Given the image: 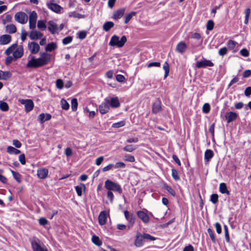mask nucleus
I'll return each mask as SVG.
<instances>
[{
  "label": "nucleus",
  "mask_w": 251,
  "mask_h": 251,
  "mask_svg": "<svg viewBox=\"0 0 251 251\" xmlns=\"http://www.w3.org/2000/svg\"><path fill=\"white\" fill-rule=\"evenodd\" d=\"M12 53H13V58L16 60L23 56V49L22 47H18L17 44H14L8 48L5 51V53L7 55H10Z\"/></svg>",
  "instance_id": "nucleus-1"
},
{
  "label": "nucleus",
  "mask_w": 251,
  "mask_h": 251,
  "mask_svg": "<svg viewBox=\"0 0 251 251\" xmlns=\"http://www.w3.org/2000/svg\"><path fill=\"white\" fill-rule=\"evenodd\" d=\"M41 57L38 58L32 57V67H39L48 63L50 59V55L45 52L41 53Z\"/></svg>",
  "instance_id": "nucleus-2"
},
{
  "label": "nucleus",
  "mask_w": 251,
  "mask_h": 251,
  "mask_svg": "<svg viewBox=\"0 0 251 251\" xmlns=\"http://www.w3.org/2000/svg\"><path fill=\"white\" fill-rule=\"evenodd\" d=\"M127 40L126 36H123L121 39L117 35H113L111 38L109 45L111 46H116L119 48L123 47Z\"/></svg>",
  "instance_id": "nucleus-3"
},
{
  "label": "nucleus",
  "mask_w": 251,
  "mask_h": 251,
  "mask_svg": "<svg viewBox=\"0 0 251 251\" xmlns=\"http://www.w3.org/2000/svg\"><path fill=\"white\" fill-rule=\"evenodd\" d=\"M104 187L109 191H116L119 194H122L123 192L122 189L119 184L110 180L105 181Z\"/></svg>",
  "instance_id": "nucleus-4"
},
{
  "label": "nucleus",
  "mask_w": 251,
  "mask_h": 251,
  "mask_svg": "<svg viewBox=\"0 0 251 251\" xmlns=\"http://www.w3.org/2000/svg\"><path fill=\"white\" fill-rule=\"evenodd\" d=\"M47 5L49 9L57 14H61L63 12V8L58 4L54 3L53 0H50Z\"/></svg>",
  "instance_id": "nucleus-5"
},
{
  "label": "nucleus",
  "mask_w": 251,
  "mask_h": 251,
  "mask_svg": "<svg viewBox=\"0 0 251 251\" xmlns=\"http://www.w3.org/2000/svg\"><path fill=\"white\" fill-rule=\"evenodd\" d=\"M124 215L126 220L128 221V228H130L135 223V216L133 214H131L126 210L124 212Z\"/></svg>",
  "instance_id": "nucleus-6"
},
{
  "label": "nucleus",
  "mask_w": 251,
  "mask_h": 251,
  "mask_svg": "<svg viewBox=\"0 0 251 251\" xmlns=\"http://www.w3.org/2000/svg\"><path fill=\"white\" fill-rule=\"evenodd\" d=\"M32 248L34 251H48L38 239H32Z\"/></svg>",
  "instance_id": "nucleus-7"
},
{
  "label": "nucleus",
  "mask_w": 251,
  "mask_h": 251,
  "mask_svg": "<svg viewBox=\"0 0 251 251\" xmlns=\"http://www.w3.org/2000/svg\"><path fill=\"white\" fill-rule=\"evenodd\" d=\"M27 16L24 12H20L16 13L15 15V20L22 24L25 23L27 21Z\"/></svg>",
  "instance_id": "nucleus-8"
},
{
  "label": "nucleus",
  "mask_w": 251,
  "mask_h": 251,
  "mask_svg": "<svg viewBox=\"0 0 251 251\" xmlns=\"http://www.w3.org/2000/svg\"><path fill=\"white\" fill-rule=\"evenodd\" d=\"M146 211L143 210L138 211L137 212V215L144 223L148 224L150 222V218L147 213L148 211L147 210H146Z\"/></svg>",
  "instance_id": "nucleus-9"
},
{
  "label": "nucleus",
  "mask_w": 251,
  "mask_h": 251,
  "mask_svg": "<svg viewBox=\"0 0 251 251\" xmlns=\"http://www.w3.org/2000/svg\"><path fill=\"white\" fill-rule=\"evenodd\" d=\"M99 111L101 114H104L108 112L109 109V105L108 104V100L105 99L104 101L99 105Z\"/></svg>",
  "instance_id": "nucleus-10"
},
{
  "label": "nucleus",
  "mask_w": 251,
  "mask_h": 251,
  "mask_svg": "<svg viewBox=\"0 0 251 251\" xmlns=\"http://www.w3.org/2000/svg\"><path fill=\"white\" fill-rule=\"evenodd\" d=\"M198 68H206V67H213L214 64L209 60L204 59L203 61H198L196 63Z\"/></svg>",
  "instance_id": "nucleus-11"
},
{
  "label": "nucleus",
  "mask_w": 251,
  "mask_h": 251,
  "mask_svg": "<svg viewBox=\"0 0 251 251\" xmlns=\"http://www.w3.org/2000/svg\"><path fill=\"white\" fill-rule=\"evenodd\" d=\"M18 101L25 105V111H31V100L19 99Z\"/></svg>",
  "instance_id": "nucleus-12"
},
{
  "label": "nucleus",
  "mask_w": 251,
  "mask_h": 251,
  "mask_svg": "<svg viewBox=\"0 0 251 251\" xmlns=\"http://www.w3.org/2000/svg\"><path fill=\"white\" fill-rule=\"evenodd\" d=\"M105 99H107L108 100V104L109 105V107L111 106L112 108H117L119 107L120 103L117 97H107Z\"/></svg>",
  "instance_id": "nucleus-13"
},
{
  "label": "nucleus",
  "mask_w": 251,
  "mask_h": 251,
  "mask_svg": "<svg viewBox=\"0 0 251 251\" xmlns=\"http://www.w3.org/2000/svg\"><path fill=\"white\" fill-rule=\"evenodd\" d=\"M48 28L51 33L53 34L58 32V31L57 25L52 21L49 22Z\"/></svg>",
  "instance_id": "nucleus-14"
},
{
  "label": "nucleus",
  "mask_w": 251,
  "mask_h": 251,
  "mask_svg": "<svg viewBox=\"0 0 251 251\" xmlns=\"http://www.w3.org/2000/svg\"><path fill=\"white\" fill-rule=\"evenodd\" d=\"M11 36L8 34H4L0 36V45H4L9 44L11 41Z\"/></svg>",
  "instance_id": "nucleus-15"
},
{
  "label": "nucleus",
  "mask_w": 251,
  "mask_h": 251,
  "mask_svg": "<svg viewBox=\"0 0 251 251\" xmlns=\"http://www.w3.org/2000/svg\"><path fill=\"white\" fill-rule=\"evenodd\" d=\"M187 49L186 44L183 41L179 42L176 45V50L181 54L183 53Z\"/></svg>",
  "instance_id": "nucleus-16"
},
{
  "label": "nucleus",
  "mask_w": 251,
  "mask_h": 251,
  "mask_svg": "<svg viewBox=\"0 0 251 251\" xmlns=\"http://www.w3.org/2000/svg\"><path fill=\"white\" fill-rule=\"evenodd\" d=\"M144 239L143 234H141L140 233H137L136 235V239L134 242L135 246L137 247H142L143 245Z\"/></svg>",
  "instance_id": "nucleus-17"
},
{
  "label": "nucleus",
  "mask_w": 251,
  "mask_h": 251,
  "mask_svg": "<svg viewBox=\"0 0 251 251\" xmlns=\"http://www.w3.org/2000/svg\"><path fill=\"white\" fill-rule=\"evenodd\" d=\"M237 117V114L233 112H229L225 115L226 119L228 123L234 121Z\"/></svg>",
  "instance_id": "nucleus-18"
},
{
  "label": "nucleus",
  "mask_w": 251,
  "mask_h": 251,
  "mask_svg": "<svg viewBox=\"0 0 251 251\" xmlns=\"http://www.w3.org/2000/svg\"><path fill=\"white\" fill-rule=\"evenodd\" d=\"M48 173L49 171L47 169L42 168L38 170L37 175L39 178L44 179L47 177Z\"/></svg>",
  "instance_id": "nucleus-19"
},
{
  "label": "nucleus",
  "mask_w": 251,
  "mask_h": 251,
  "mask_svg": "<svg viewBox=\"0 0 251 251\" xmlns=\"http://www.w3.org/2000/svg\"><path fill=\"white\" fill-rule=\"evenodd\" d=\"M107 214L106 211H101L99 216V224L103 226L105 224L106 222Z\"/></svg>",
  "instance_id": "nucleus-20"
},
{
  "label": "nucleus",
  "mask_w": 251,
  "mask_h": 251,
  "mask_svg": "<svg viewBox=\"0 0 251 251\" xmlns=\"http://www.w3.org/2000/svg\"><path fill=\"white\" fill-rule=\"evenodd\" d=\"M51 118L50 114L48 113H41L38 116V120L41 123H43L46 121L50 120Z\"/></svg>",
  "instance_id": "nucleus-21"
},
{
  "label": "nucleus",
  "mask_w": 251,
  "mask_h": 251,
  "mask_svg": "<svg viewBox=\"0 0 251 251\" xmlns=\"http://www.w3.org/2000/svg\"><path fill=\"white\" fill-rule=\"evenodd\" d=\"M161 110V102L159 100H157L152 105V112L153 113H157L160 111Z\"/></svg>",
  "instance_id": "nucleus-22"
},
{
  "label": "nucleus",
  "mask_w": 251,
  "mask_h": 251,
  "mask_svg": "<svg viewBox=\"0 0 251 251\" xmlns=\"http://www.w3.org/2000/svg\"><path fill=\"white\" fill-rule=\"evenodd\" d=\"M5 31L9 34L14 33L17 31L16 27L13 24H9L6 26Z\"/></svg>",
  "instance_id": "nucleus-23"
},
{
  "label": "nucleus",
  "mask_w": 251,
  "mask_h": 251,
  "mask_svg": "<svg viewBox=\"0 0 251 251\" xmlns=\"http://www.w3.org/2000/svg\"><path fill=\"white\" fill-rule=\"evenodd\" d=\"M6 151L9 154L16 155L21 153V151L20 150L12 146H8Z\"/></svg>",
  "instance_id": "nucleus-24"
},
{
  "label": "nucleus",
  "mask_w": 251,
  "mask_h": 251,
  "mask_svg": "<svg viewBox=\"0 0 251 251\" xmlns=\"http://www.w3.org/2000/svg\"><path fill=\"white\" fill-rule=\"evenodd\" d=\"M219 191L222 194H230V192L227 190L226 185L225 183H221L219 185Z\"/></svg>",
  "instance_id": "nucleus-25"
},
{
  "label": "nucleus",
  "mask_w": 251,
  "mask_h": 251,
  "mask_svg": "<svg viewBox=\"0 0 251 251\" xmlns=\"http://www.w3.org/2000/svg\"><path fill=\"white\" fill-rule=\"evenodd\" d=\"M125 9H120L116 11L113 16V19L115 20L120 19L124 14Z\"/></svg>",
  "instance_id": "nucleus-26"
},
{
  "label": "nucleus",
  "mask_w": 251,
  "mask_h": 251,
  "mask_svg": "<svg viewBox=\"0 0 251 251\" xmlns=\"http://www.w3.org/2000/svg\"><path fill=\"white\" fill-rule=\"evenodd\" d=\"M213 152L211 150H206L204 153V160L206 162H208L210 159H211L213 156Z\"/></svg>",
  "instance_id": "nucleus-27"
},
{
  "label": "nucleus",
  "mask_w": 251,
  "mask_h": 251,
  "mask_svg": "<svg viewBox=\"0 0 251 251\" xmlns=\"http://www.w3.org/2000/svg\"><path fill=\"white\" fill-rule=\"evenodd\" d=\"M85 185L83 183H80L79 186H76L75 187V189L77 195L78 196H81L82 195V190H85Z\"/></svg>",
  "instance_id": "nucleus-28"
},
{
  "label": "nucleus",
  "mask_w": 251,
  "mask_h": 251,
  "mask_svg": "<svg viewBox=\"0 0 251 251\" xmlns=\"http://www.w3.org/2000/svg\"><path fill=\"white\" fill-rule=\"evenodd\" d=\"M46 23V21H45V20L38 21V23H37V25L38 29H39L42 31L45 30L47 28Z\"/></svg>",
  "instance_id": "nucleus-29"
},
{
  "label": "nucleus",
  "mask_w": 251,
  "mask_h": 251,
  "mask_svg": "<svg viewBox=\"0 0 251 251\" xmlns=\"http://www.w3.org/2000/svg\"><path fill=\"white\" fill-rule=\"evenodd\" d=\"M114 23L112 22H106L103 25V29L105 31H108L114 26Z\"/></svg>",
  "instance_id": "nucleus-30"
},
{
  "label": "nucleus",
  "mask_w": 251,
  "mask_h": 251,
  "mask_svg": "<svg viewBox=\"0 0 251 251\" xmlns=\"http://www.w3.org/2000/svg\"><path fill=\"white\" fill-rule=\"evenodd\" d=\"M57 48V45L56 43L52 42L48 44L45 48L47 51H51Z\"/></svg>",
  "instance_id": "nucleus-31"
},
{
  "label": "nucleus",
  "mask_w": 251,
  "mask_h": 251,
  "mask_svg": "<svg viewBox=\"0 0 251 251\" xmlns=\"http://www.w3.org/2000/svg\"><path fill=\"white\" fill-rule=\"evenodd\" d=\"M68 16L69 17H74L77 19H82L84 18V15L80 14L78 13H77L75 11L70 12L68 13Z\"/></svg>",
  "instance_id": "nucleus-32"
},
{
  "label": "nucleus",
  "mask_w": 251,
  "mask_h": 251,
  "mask_svg": "<svg viewBox=\"0 0 251 251\" xmlns=\"http://www.w3.org/2000/svg\"><path fill=\"white\" fill-rule=\"evenodd\" d=\"M43 34L40 31L32 30V40L38 39L42 38Z\"/></svg>",
  "instance_id": "nucleus-33"
},
{
  "label": "nucleus",
  "mask_w": 251,
  "mask_h": 251,
  "mask_svg": "<svg viewBox=\"0 0 251 251\" xmlns=\"http://www.w3.org/2000/svg\"><path fill=\"white\" fill-rule=\"evenodd\" d=\"M92 242L98 246H100L102 244V242L100 241L99 237L96 235L92 236Z\"/></svg>",
  "instance_id": "nucleus-34"
},
{
  "label": "nucleus",
  "mask_w": 251,
  "mask_h": 251,
  "mask_svg": "<svg viewBox=\"0 0 251 251\" xmlns=\"http://www.w3.org/2000/svg\"><path fill=\"white\" fill-rule=\"evenodd\" d=\"M12 76V74L10 72L6 71L3 72L2 71V73L1 74V78L0 80H6Z\"/></svg>",
  "instance_id": "nucleus-35"
},
{
  "label": "nucleus",
  "mask_w": 251,
  "mask_h": 251,
  "mask_svg": "<svg viewBox=\"0 0 251 251\" xmlns=\"http://www.w3.org/2000/svg\"><path fill=\"white\" fill-rule=\"evenodd\" d=\"M60 104L63 109L67 110L69 109L70 105L69 103L64 99L61 100Z\"/></svg>",
  "instance_id": "nucleus-36"
},
{
  "label": "nucleus",
  "mask_w": 251,
  "mask_h": 251,
  "mask_svg": "<svg viewBox=\"0 0 251 251\" xmlns=\"http://www.w3.org/2000/svg\"><path fill=\"white\" fill-rule=\"evenodd\" d=\"M136 14V12H132L130 13L127 14L125 16V23L127 24L129 21L131 20L132 17L133 16H135Z\"/></svg>",
  "instance_id": "nucleus-37"
},
{
  "label": "nucleus",
  "mask_w": 251,
  "mask_h": 251,
  "mask_svg": "<svg viewBox=\"0 0 251 251\" xmlns=\"http://www.w3.org/2000/svg\"><path fill=\"white\" fill-rule=\"evenodd\" d=\"M0 109L2 111H7L9 109L8 104L4 101H0Z\"/></svg>",
  "instance_id": "nucleus-38"
},
{
  "label": "nucleus",
  "mask_w": 251,
  "mask_h": 251,
  "mask_svg": "<svg viewBox=\"0 0 251 251\" xmlns=\"http://www.w3.org/2000/svg\"><path fill=\"white\" fill-rule=\"evenodd\" d=\"M10 172L13 175V176L14 177V178H15V179L18 182V183H20L21 182V176H20V174L18 173V172H16L15 171H14L13 170H12L11 169H10Z\"/></svg>",
  "instance_id": "nucleus-39"
},
{
  "label": "nucleus",
  "mask_w": 251,
  "mask_h": 251,
  "mask_svg": "<svg viewBox=\"0 0 251 251\" xmlns=\"http://www.w3.org/2000/svg\"><path fill=\"white\" fill-rule=\"evenodd\" d=\"M163 68L165 71L164 78H165L168 76L170 71L169 64L167 62H165L163 65Z\"/></svg>",
  "instance_id": "nucleus-40"
},
{
  "label": "nucleus",
  "mask_w": 251,
  "mask_h": 251,
  "mask_svg": "<svg viewBox=\"0 0 251 251\" xmlns=\"http://www.w3.org/2000/svg\"><path fill=\"white\" fill-rule=\"evenodd\" d=\"M78 105L77 100L76 99H73L71 101V108L73 111H75L77 110Z\"/></svg>",
  "instance_id": "nucleus-41"
},
{
  "label": "nucleus",
  "mask_w": 251,
  "mask_h": 251,
  "mask_svg": "<svg viewBox=\"0 0 251 251\" xmlns=\"http://www.w3.org/2000/svg\"><path fill=\"white\" fill-rule=\"evenodd\" d=\"M172 176L175 180H178L180 179L177 171L175 169H172Z\"/></svg>",
  "instance_id": "nucleus-42"
},
{
  "label": "nucleus",
  "mask_w": 251,
  "mask_h": 251,
  "mask_svg": "<svg viewBox=\"0 0 251 251\" xmlns=\"http://www.w3.org/2000/svg\"><path fill=\"white\" fill-rule=\"evenodd\" d=\"M225 235L226 237V240L227 242H229L230 237L228 233V227L226 225H225L224 226Z\"/></svg>",
  "instance_id": "nucleus-43"
},
{
  "label": "nucleus",
  "mask_w": 251,
  "mask_h": 251,
  "mask_svg": "<svg viewBox=\"0 0 251 251\" xmlns=\"http://www.w3.org/2000/svg\"><path fill=\"white\" fill-rule=\"evenodd\" d=\"M37 18V13L34 11H32V29L35 28L36 27V21Z\"/></svg>",
  "instance_id": "nucleus-44"
},
{
  "label": "nucleus",
  "mask_w": 251,
  "mask_h": 251,
  "mask_svg": "<svg viewBox=\"0 0 251 251\" xmlns=\"http://www.w3.org/2000/svg\"><path fill=\"white\" fill-rule=\"evenodd\" d=\"M39 50V45L36 43L32 42V53L38 52Z\"/></svg>",
  "instance_id": "nucleus-45"
},
{
  "label": "nucleus",
  "mask_w": 251,
  "mask_h": 251,
  "mask_svg": "<svg viewBox=\"0 0 251 251\" xmlns=\"http://www.w3.org/2000/svg\"><path fill=\"white\" fill-rule=\"evenodd\" d=\"M207 232H208L212 242L215 243L216 242V239H215L214 233L213 230L211 228H208L207 229Z\"/></svg>",
  "instance_id": "nucleus-46"
},
{
  "label": "nucleus",
  "mask_w": 251,
  "mask_h": 251,
  "mask_svg": "<svg viewBox=\"0 0 251 251\" xmlns=\"http://www.w3.org/2000/svg\"><path fill=\"white\" fill-rule=\"evenodd\" d=\"M125 160L129 162H133L135 161V158L133 155L126 154L125 155Z\"/></svg>",
  "instance_id": "nucleus-47"
},
{
  "label": "nucleus",
  "mask_w": 251,
  "mask_h": 251,
  "mask_svg": "<svg viewBox=\"0 0 251 251\" xmlns=\"http://www.w3.org/2000/svg\"><path fill=\"white\" fill-rule=\"evenodd\" d=\"M56 86L58 89H62L64 86V83L62 79H58L56 81Z\"/></svg>",
  "instance_id": "nucleus-48"
},
{
  "label": "nucleus",
  "mask_w": 251,
  "mask_h": 251,
  "mask_svg": "<svg viewBox=\"0 0 251 251\" xmlns=\"http://www.w3.org/2000/svg\"><path fill=\"white\" fill-rule=\"evenodd\" d=\"M164 188L171 195H172L174 197L175 196V195H176L175 192L174 191V190L170 186H169L167 185H165Z\"/></svg>",
  "instance_id": "nucleus-49"
},
{
  "label": "nucleus",
  "mask_w": 251,
  "mask_h": 251,
  "mask_svg": "<svg viewBox=\"0 0 251 251\" xmlns=\"http://www.w3.org/2000/svg\"><path fill=\"white\" fill-rule=\"evenodd\" d=\"M73 37L71 36H68L65 38H64L62 40V43L64 45H67L72 42Z\"/></svg>",
  "instance_id": "nucleus-50"
},
{
  "label": "nucleus",
  "mask_w": 251,
  "mask_h": 251,
  "mask_svg": "<svg viewBox=\"0 0 251 251\" xmlns=\"http://www.w3.org/2000/svg\"><path fill=\"white\" fill-rule=\"evenodd\" d=\"M12 17L10 15H6L5 17L2 20V23L5 25L7 23L10 22Z\"/></svg>",
  "instance_id": "nucleus-51"
},
{
  "label": "nucleus",
  "mask_w": 251,
  "mask_h": 251,
  "mask_svg": "<svg viewBox=\"0 0 251 251\" xmlns=\"http://www.w3.org/2000/svg\"><path fill=\"white\" fill-rule=\"evenodd\" d=\"M210 201L214 204L216 203L218 201V195L216 194H213L211 195Z\"/></svg>",
  "instance_id": "nucleus-52"
},
{
  "label": "nucleus",
  "mask_w": 251,
  "mask_h": 251,
  "mask_svg": "<svg viewBox=\"0 0 251 251\" xmlns=\"http://www.w3.org/2000/svg\"><path fill=\"white\" fill-rule=\"evenodd\" d=\"M236 43L233 40H229L227 42V45L228 48L230 50H233L235 47Z\"/></svg>",
  "instance_id": "nucleus-53"
},
{
  "label": "nucleus",
  "mask_w": 251,
  "mask_h": 251,
  "mask_svg": "<svg viewBox=\"0 0 251 251\" xmlns=\"http://www.w3.org/2000/svg\"><path fill=\"white\" fill-rule=\"evenodd\" d=\"M125 125V122L124 121H120L118 123H114L112 125V127L114 128H119L120 127H122L124 126Z\"/></svg>",
  "instance_id": "nucleus-54"
},
{
  "label": "nucleus",
  "mask_w": 251,
  "mask_h": 251,
  "mask_svg": "<svg viewBox=\"0 0 251 251\" xmlns=\"http://www.w3.org/2000/svg\"><path fill=\"white\" fill-rule=\"evenodd\" d=\"M143 238L145 240H150V241H154L155 240V238L153 236H151L150 234L148 233H144L143 234Z\"/></svg>",
  "instance_id": "nucleus-55"
},
{
  "label": "nucleus",
  "mask_w": 251,
  "mask_h": 251,
  "mask_svg": "<svg viewBox=\"0 0 251 251\" xmlns=\"http://www.w3.org/2000/svg\"><path fill=\"white\" fill-rule=\"evenodd\" d=\"M123 149L126 151L131 152L133 151L135 148L132 145H127L125 146Z\"/></svg>",
  "instance_id": "nucleus-56"
},
{
  "label": "nucleus",
  "mask_w": 251,
  "mask_h": 251,
  "mask_svg": "<svg viewBox=\"0 0 251 251\" xmlns=\"http://www.w3.org/2000/svg\"><path fill=\"white\" fill-rule=\"evenodd\" d=\"M210 109V106L208 103H206L204 104V105H203V107H202V111L204 113H208L209 112Z\"/></svg>",
  "instance_id": "nucleus-57"
},
{
  "label": "nucleus",
  "mask_w": 251,
  "mask_h": 251,
  "mask_svg": "<svg viewBox=\"0 0 251 251\" xmlns=\"http://www.w3.org/2000/svg\"><path fill=\"white\" fill-rule=\"evenodd\" d=\"M214 27V22L212 20L208 21L206 24V28L208 30H211Z\"/></svg>",
  "instance_id": "nucleus-58"
},
{
  "label": "nucleus",
  "mask_w": 251,
  "mask_h": 251,
  "mask_svg": "<svg viewBox=\"0 0 251 251\" xmlns=\"http://www.w3.org/2000/svg\"><path fill=\"white\" fill-rule=\"evenodd\" d=\"M16 60H15V58H13V56L12 55V56H10V55H8V56H7L5 59V64L6 65H9L10 64L12 61H15Z\"/></svg>",
  "instance_id": "nucleus-59"
},
{
  "label": "nucleus",
  "mask_w": 251,
  "mask_h": 251,
  "mask_svg": "<svg viewBox=\"0 0 251 251\" xmlns=\"http://www.w3.org/2000/svg\"><path fill=\"white\" fill-rule=\"evenodd\" d=\"M114 168H124L126 167V164L122 162H119L114 165Z\"/></svg>",
  "instance_id": "nucleus-60"
},
{
  "label": "nucleus",
  "mask_w": 251,
  "mask_h": 251,
  "mask_svg": "<svg viewBox=\"0 0 251 251\" xmlns=\"http://www.w3.org/2000/svg\"><path fill=\"white\" fill-rule=\"evenodd\" d=\"M240 54L244 57H247L249 55V51L246 49H243L240 51Z\"/></svg>",
  "instance_id": "nucleus-61"
},
{
  "label": "nucleus",
  "mask_w": 251,
  "mask_h": 251,
  "mask_svg": "<svg viewBox=\"0 0 251 251\" xmlns=\"http://www.w3.org/2000/svg\"><path fill=\"white\" fill-rule=\"evenodd\" d=\"M227 51V50L226 48V47L222 48L219 50V52H218L219 54L221 56H224L226 54Z\"/></svg>",
  "instance_id": "nucleus-62"
},
{
  "label": "nucleus",
  "mask_w": 251,
  "mask_h": 251,
  "mask_svg": "<svg viewBox=\"0 0 251 251\" xmlns=\"http://www.w3.org/2000/svg\"><path fill=\"white\" fill-rule=\"evenodd\" d=\"M19 160L22 165L25 164V158L24 154H21L19 156Z\"/></svg>",
  "instance_id": "nucleus-63"
},
{
  "label": "nucleus",
  "mask_w": 251,
  "mask_h": 251,
  "mask_svg": "<svg viewBox=\"0 0 251 251\" xmlns=\"http://www.w3.org/2000/svg\"><path fill=\"white\" fill-rule=\"evenodd\" d=\"M12 144L17 148H20L22 146L21 143L18 140H13L12 141Z\"/></svg>",
  "instance_id": "nucleus-64"
}]
</instances>
